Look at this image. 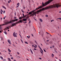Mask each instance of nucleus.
Listing matches in <instances>:
<instances>
[{
  "label": "nucleus",
  "instance_id": "603ef678",
  "mask_svg": "<svg viewBox=\"0 0 61 61\" xmlns=\"http://www.w3.org/2000/svg\"><path fill=\"white\" fill-rule=\"evenodd\" d=\"M10 56H12V55H10Z\"/></svg>",
  "mask_w": 61,
  "mask_h": 61
},
{
  "label": "nucleus",
  "instance_id": "e2e57ef3",
  "mask_svg": "<svg viewBox=\"0 0 61 61\" xmlns=\"http://www.w3.org/2000/svg\"><path fill=\"white\" fill-rule=\"evenodd\" d=\"M50 48H52V47H50Z\"/></svg>",
  "mask_w": 61,
  "mask_h": 61
},
{
  "label": "nucleus",
  "instance_id": "a19ab883",
  "mask_svg": "<svg viewBox=\"0 0 61 61\" xmlns=\"http://www.w3.org/2000/svg\"><path fill=\"white\" fill-rule=\"evenodd\" d=\"M24 23H27V22H24Z\"/></svg>",
  "mask_w": 61,
  "mask_h": 61
},
{
  "label": "nucleus",
  "instance_id": "6e6d98bb",
  "mask_svg": "<svg viewBox=\"0 0 61 61\" xmlns=\"http://www.w3.org/2000/svg\"><path fill=\"white\" fill-rule=\"evenodd\" d=\"M47 41H49L48 40H47Z\"/></svg>",
  "mask_w": 61,
  "mask_h": 61
},
{
  "label": "nucleus",
  "instance_id": "9d476101",
  "mask_svg": "<svg viewBox=\"0 0 61 61\" xmlns=\"http://www.w3.org/2000/svg\"><path fill=\"white\" fill-rule=\"evenodd\" d=\"M0 59H1V60H3V58L2 56H0Z\"/></svg>",
  "mask_w": 61,
  "mask_h": 61
},
{
  "label": "nucleus",
  "instance_id": "b1692460",
  "mask_svg": "<svg viewBox=\"0 0 61 61\" xmlns=\"http://www.w3.org/2000/svg\"><path fill=\"white\" fill-rule=\"evenodd\" d=\"M24 42L26 44H28V43L27 42H26V41H25Z\"/></svg>",
  "mask_w": 61,
  "mask_h": 61
},
{
  "label": "nucleus",
  "instance_id": "49530a36",
  "mask_svg": "<svg viewBox=\"0 0 61 61\" xmlns=\"http://www.w3.org/2000/svg\"><path fill=\"white\" fill-rule=\"evenodd\" d=\"M23 8H24V9H25V7H24Z\"/></svg>",
  "mask_w": 61,
  "mask_h": 61
},
{
  "label": "nucleus",
  "instance_id": "2f4dec72",
  "mask_svg": "<svg viewBox=\"0 0 61 61\" xmlns=\"http://www.w3.org/2000/svg\"><path fill=\"white\" fill-rule=\"evenodd\" d=\"M34 50H36V49L35 48L34 49Z\"/></svg>",
  "mask_w": 61,
  "mask_h": 61
},
{
  "label": "nucleus",
  "instance_id": "5fc2aeb1",
  "mask_svg": "<svg viewBox=\"0 0 61 61\" xmlns=\"http://www.w3.org/2000/svg\"><path fill=\"white\" fill-rule=\"evenodd\" d=\"M31 35L32 36H33V34H32Z\"/></svg>",
  "mask_w": 61,
  "mask_h": 61
},
{
  "label": "nucleus",
  "instance_id": "58836bf2",
  "mask_svg": "<svg viewBox=\"0 0 61 61\" xmlns=\"http://www.w3.org/2000/svg\"><path fill=\"white\" fill-rule=\"evenodd\" d=\"M35 46H36V47H37V46L35 44Z\"/></svg>",
  "mask_w": 61,
  "mask_h": 61
},
{
  "label": "nucleus",
  "instance_id": "2eb2a0df",
  "mask_svg": "<svg viewBox=\"0 0 61 61\" xmlns=\"http://www.w3.org/2000/svg\"><path fill=\"white\" fill-rule=\"evenodd\" d=\"M30 50L31 53L32 54H33V51H32V50H31V49H30Z\"/></svg>",
  "mask_w": 61,
  "mask_h": 61
},
{
  "label": "nucleus",
  "instance_id": "13d9d810",
  "mask_svg": "<svg viewBox=\"0 0 61 61\" xmlns=\"http://www.w3.org/2000/svg\"><path fill=\"white\" fill-rule=\"evenodd\" d=\"M52 20H51V22H52Z\"/></svg>",
  "mask_w": 61,
  "mask_h": 61
},
{
  "label": "nucleus",
  "instance_id": "09e8293b",
  "mask_svg": "<svg viewBox=\"0 0 61 61\" xmlns=\"http://www.w3.org/2000/svg\"><path fill=\"white\" fill-rule=\"evenodd\" d=\"M61 11H60V12H59V13H61Z\"/></svg>",
  "mask_w": 61,
  "mask_h": 61
},
{
  "label": "nucleus",
  "instance_id": "ea45409f",
  "mask_svg": "<svg viewBox=\"0 0 61 61\" xmlns=\"http://www.w3.org/2000/svg\"><path fill=\"white\" fill-rule=\"evenodd\" d=\"M14 14H15V15H16V13L15 12Z\"/></svg>",
  "mask_w": 61,
  "mask_h": 61
},
{
  "label": "nucleus",
  "instance_id": "c03bdc74",
  "mask_svg": "<svg viewBox=\"0 0 61 61\" xmlns=\"http://www.w3.org/2000/svg\"><path fill=\"white\" fill-rule=\"evenodd\" d=\"M8 3H10V1H9L8 2Z\"/></svg>",
  "mask_w": 61,
  "mask_h": 61
},
{
  "label": "nucleus",
  "instance_id": "dca6fc26",
  "mask_svg": "<svg viewBox=\"0 0 61 61\" xmlns=\"http://www.w3.org/2000/svg\"><path fill=\"white\" fill-rule=\"evenodd\" d=\"M51 56L52 57H54V54H52V55H51Z\"/></svg>",
  "mask_w": 61,
  "mask_h": 61
},
{
  "label": "nucleus",
  "instance_id": "cd10ccee",
  "mask_svg": "<svg viewBox=\"0 0 61 61\" xmlns=\"http://www.w3.org/2000/svg\"><path fill=\"white\" fill-rule=\"evenodd\" d=\"M17 54H18V55L19 54V53L18 52H17Z\"/></svg>",
  "mask_w": 61,
  "mask_h": 61
},
{
  "label": "nucleus",
  "instance_id": "423d86ee",
  "mask_svg": "<svg viewBox=\"0 0 61 61\" xmlns=\"http://www.w3.org/2000/svg\"><path fill=\"white\" fill-rule=\"evenodd\" d=\"M17 35V33H15V32H14L13 34V35L14 37H17V36L16 35Z\"/></svg>",
  "mask_w": 61,
  "mask_h": 61
},
{
  "label": "nucleus",
  "instance_id": "a18cd8bd",
  "mask_svg": "<svg viewBox=\"0 0 61 61\" xmlns=\"http://www.w3.org/2000/svg\"><path fill=\"white\" fill-rule=\"evenodd\" d=\"M4 19H5V17H4L3 18Z\"/></svg>",
  "mask_w": 61,
  "mask_h": 61
},
{
  "label": "nucleus",
  "instance_id": "8fccbe9b",
  "mask_svg": "<svg viewBox=\"0 0 61 61\" xmlns=\"http://www.w3.org/2000/svg\"><path fill=\"white\" fill-rule=\"evenodd\" d=\"M39 59H41V58H39Z\"/></svg>",
  "mask_w": 61,
  "mask_h": 61
},
{
  "label": "nucleus",
  "instance_id": "c756f323",
  "mask_svg": "<svg viewBox=\"0 0 61 61\" xmlns=\"http://www.w3.org/2000/svg\"><path fill=\"white\" fill-rule=\"evenodd\" d=\"M0 20L1 21H2V18H0Z\"/></svg>",
  "mask_w": 61,
  "mask_h": 61
},
{
  "label": "nucleus",
  "instance_id": "e433bc0d",
  "mask_svg": "<svg viewBox=\"0 0 61 61\" xmlns=\"http://www.w3.org/2000/svg\"><path fill=\"white\" fill-rule=\"evenodd\" d=\"M43 50H44V51H45V52H46V51L45 50H44V49Z\"/></svg>",
  "mask_w": 61,
  "mask_h": 61
},
{
  "label": "nucleus",
  "instance_id": "bb28decb",
  "mask_svg": "<svg viewBox=\"0 0 61 61\" xmlns=\"http://www.w3.org/2000/svg\"><path fill=\"white\" fill-rule=\"evenodd\" d=\"M20 40H21V41L23 43V41H22V39H20Z\"/></svg>",
  "mask_w": 61,
  "mask_h": 61
},
{
  "label": "nucleus",
  "instance_id": "4c0bfd02",
  "mask_svg": "<svg viewBox=\"0 0 61 61\" xmlns=\"http://www.w3.org/2000/svg\"><path fill=\"white\" fill-rule=\"evenodd\" d=\"M34 47L35 48H36V47H36L35 46H34Z\"/></svg>",
  "mask_w": 61,
  "mask_h": 61
},
{
  "label": "nucleus",
  "instance_id": "4be33fe9",
  "mask_svg": "<svg viewBox=\"0 0 61 61\" xmlns=\"http://www.w3.org/2000/svg\"><path fill=\"white\" fill-rule=\"evenodd\" d=\"M21 11H22V13H24V10H23L22 9L21 10Z\"/></svg>",
  "mask_w": 61,
  "mask_h": 61
},
{
  "label": "nucleus",
  "instance_id": "393cba45",
  "mask_svg": "<svg viewBox=\"0 0 61 61\" xmlns=\"http://www.w3.org/2000/svg\"><path fill=\"white\" fill-rule=\"evenodd\" d=\"M57 19H60V20H61V18H58Z\"/></svg>",
  "mask_w": 61,
  "mask_h": 61
},
{
  "label": "nucleus",
  "instance_id": "0e129e2a",
  "mask_svg": "<svg viewBox=\"0 0 61 61\" xmlns=\"http://www.w3.org/2000/svg\"><path fill=\"white\" fill-rule=\"evenodd\" d=\"M52 21H54V20H52Z\"/></svg>",
  "mask_w": 61,
  "mask_h": 61
},
{
  "label": "nucleus",
  "instance_id": "680f3d73",
  "mask_svg": "<svg viewBox=\"0 0 61 61\" xmlns=\"http://www.w3.org/2000/svg\"><path fill=\"white\" fill-rule=\"evenodd\" d=\"M5 52H6V51H5Z\"/></svg>",
  "mask_w": 61,
  "mask_h": 61
},
{
  "label": "nucleus",
  "instance_id": "72a5a7b5",
  "mask_svg": "<svg viewBox=\"0 0 61 61\" xmlns=\"http://www.w3.org/2000/svg\"><path fill=\"white\" fill-rule=\"evenodd\" d=\"M14 19H16V17H14Z\"/></svg>",
  "mask_w": 61,
  "mask_h": 61
},
{
  "label": "nucleus",
  "instance_id": "7c9ffc66",
  "mask_svg": "<svg viewBox=\"0 0 61 61\" xmlns=\"http://www.w3.org/2000/svg\"><path fill=\"white\" fill-rule=\"evenodd\" d=\"M30 23H31V21H29V23L30 24Z\"/></svg>",
  "mask_w": 61,
  "mask_h": 61
},
{
  "label": "nucleus",
  "instance_id": "412c9836",
  "mask_svg": "<svg viewBox=\"0 0 61 61\" xmlns=\"http://www.w3.org/2000/svg\"><path fill=\"white\" fill-rule=\"evenodd\" d=\"M8 51L9 52H10L11 51H10V49H8Z\"/></svg>",
  "mask_w": 61,
  "mask_h": 61
},
{
  "label": "nucleus",
  "instance_id": "f03ea898",
  "mask_svg": "<svg viewBox=\"0 0 61 61\" xmlns=\"http://www.w3.org/2000/svg\"><path fill=\"white\" fill-rule=\"evenodd\" d=\"M22 15H23V16L19 17V19H22V18H25V17H26V18H28V17H29V14H27V15H24V14H23Z\"/></svg>",
  "mask_w": 61,
  "mask_h": 61
},
{
  "label": "nucleus",
  "instance_id": "864d4df0",
  "mask_svg": "<svg viewBox=\"0 0 61 61\" xmlns=\"http://www.w3.org/2000/svg\"><path fill=\"white\" fill-rule=\"evenodd\" d=\"M46 33H47V34H49V33H48L47 32H46Z\"/></svg>",
  "mask_w": 61,
  "mask_h": 61
},
{
  "label": "nucleus",
  "instance_id": "c85d7f7f",
  "mask_svg": "<svg viewBox=\"0 0 61 61\" xmlns=\"http://www.w3.org/2000/svg\"><path fill=\"white\" fill-rule=\"evenodd\" d=\"M46 17H48V15H46Z\"/></svg>",
  "mask_w": 61,
  "mask_h": 61
},
{
  "label": "nucleus",
  "instance_id": "ddd939ff",
  "mask_svg": "<svg viewBox=\"0 0 61 61\" xmlns=\"http://www.w3.org/2000/svg\"><path fill=\"white\" fill-rule=\"evenodd\" d=\"M7 29H9V28L8 27H6L5 28V30H7Z\"/></svg>",
  "mask_w": 61,
  "mask_h": 61
},
{
  "label": "nucleus",
  "instance_id": "3c124183",
  "mask_svg": "<svg viewBox=\"0 0 61 61\" xmlns=\"http://www.w3.org/2000/svg\"><path fill=\"white\" fill-rule=\"evenodd\" d=\"M0 33H2V31H0Z\"/></svg>",
  "mask_w": 61,
  "mask_h": 61
},
{
  "label": "nucleus",
  "instance_id": "774afa93",
  "mask_svg": "<svg viewBox=\"0 0 61 61\" xmlns=\"http://www.w3.org/2000/svg\"><path fill=\"white\" fill-rule=\"evenodd\" d=\"M8 31H9V30H8Z\"/></svg>",
  "mask_w": 61,
  "mask_h": 61
},
{
  "label": "nucleus",
  "instance_id": "7ed1b4c3",
  "mask_svg": "<svg viewBox=\"0 0 61 61\" xmlns=\"http://www.w3.org/2000/svg\"><path fill=\"white\" fill-rule=\"evenodd\" d=\"M17 23L16 22V23H13L11 25H10V27H13L14 26H15V25L16 24H18V23H22V20H19V21L18 22H17Z\"/></svg>",
  "mask_w": 61,
  "mask_h": 61
},
{
  "label": "nucleus",
  "instance_id": "f257e3e1",
  "mask_svg": "<svg viewBox=\"0 0 61 61\" xmlns=\"http://www.w3.org/2000/svg\"><path fill=\"white\" fill-rule=\"evenodd\" d=\"M53 0H49L48 1L46 2L44 4V3L42 2V6H40L37 8H36V9L35 10H34L33 11H32L31 12H29V15H30V14H31V16H33V15H35V16H36V14H38V12H41V11H43V10H47V9H49V8H53V7H54V5H53L50 6L48 7H45V8H43L41 9H40L39 10H38L37 11L35 12V11H36V10H38V9H39L40 8H43V7L45 6L46 5H47L48 4H49L50 3H51V2L53 1Z\"/></svg>",
  "mask_w": 61,
  "mask_h": 61
},
{
  "label": "nucleus",
  "instance_id": "f8f14e48",
  "mask_svg": "<svg viewBox=\"0 0 61 61\" xmlns=\"http://www.w3.org/2000/svg\"><path fill=\"white\" fill-rule=\"evenodd\" d=\"M23 20L24 21H26V19H23Z\"/></svg>",
  "mask_w": 61,
  "mask_h": 61
},
{
  "label": "nucleus",
  "instance_id": "aec40b11",
  "mask_svg": "<svg viewBox=\"0 0 61 61\" xmlns=\"http://www.w3.org/2000/svg\"><path fill=\"white\" fill-rule=\"evenodd\" d=\"M2 7L3 8H4V9H6V8H5V6H3Z\"/></svg>",
  "mask_w": 61,
  "mask_h": 61
},
{
  "label": "nucleus",
  "instance_id": "69168bd1",
  "mask_svg": "<svg viewBox=\"0 0 61 61\" xmlns=\"http://www.w3.org/2000/svg\"><path fill=\"white\" fill-rule=\"evenodd\" d=\"M53 47H54V46H53Z\"/></svg>",
  "mask_w": 61,
  "mask_h": 61
},
{
  "label": "nucleus",
  "instance_id": "4468645a",
  "mask_svg": "<svg viewBox=\"0 0 61 61\" xmlns=\"http://www.w3.org/2000/svg\"><path fill=\"white\" fill-rule=\"evenodd\" d=\"M8 59L9 60V61H11V59L9 58H8Z\"/></svg>",
  "mask_w": 61,
  "mask_h": 61
},
{
  "label": "nucleus",
  "instance_id": "a211bd4d",
  "mask_svg": "<svg viewBox=\"0 0 61 61\" xmlns=\"http://www.w3.org/2000/svg\"><path fill=\"white\" fill-rule=\"evenodd\" d=\"M4 33L6 35H7V33L6 32V31H5L4 32Z\"/></svg>",
  "mask_w": 61,
  "mask_h": 61
},
{
  "label": "nucleus",
  "instance_id": "20e7f679",
  "mask_svg": "<svg viewBox=\"0 0 61 61\" xmlns=\"http://www.w3.org/2000/svg\"><path fill=\"white\" fill-rule=\"evenodd\" d=\"M12 23V21H7L5 23V24H2V25H7V24H9V23Z\"/></svg>",
  "mask_w": 61,
  "mask_h": 61
},
{
  "label": "nucleus",
  "instance_id": "6e6552de",
  "mask_svg": "<svg viewBox=\"0 0 61 61\" xmlns=\"http://www.w3.org/2000/svg\"><path fill=\"white\" fill-rule=\"evenodd\" d=\"M18 20V19H16L15 20H11L12 22H15V21H17Z\"/></svg>",
  "mask_w": 61,
  "mask_h": 61
},
{
  "label": "nucleus",
  "instance_id": "1a4fd4ad",
  "mask_svg": "<svg viewBox=\"0 0 61 61\" xmlns=\"http://www.w3.org/2000/svg\"><path fill=\"white\" fill-rule=\"evenodd\" d=\"M17 6H16V7H18L19 5V3H17Z\"/></svg>",
  "mask_w": 61,
  "mask_h": 61
},
{
  "label": "nucleus",
  "instance_id": "37998d69",
  "mask_svg": "<svg viewBox=\"0 0 61 61\" xmlns=\"http://www.w3.org/2000/svg\"><path fill=\"white\" fill-rule=\"evenodd\" d=\"M13 61H16V60H13Z\"/></svg>",
  "mask_w": 61,
  "mask_h": 61
},
{
  "label": "nucleus",
  "instance_id": "0eeeda50",
  "mask_svg": "<svg viewBox=\"0 0 61 61\" xmlns=\"http://www.w3.org/2000/svg\"><path fill=\"white\" fill-rule=\"evenodd\" d=\"M7 42L10 45H11V41L10 40H8Z\"/></svg>",
  "mask_w": 61,
  "mask_h": 61
},
{
  "label": "nucleus",
  "instance_id": "473e14b6",
  "mask_svg": "<svg viewBox=\"0 0 61 61\" xmlns=\"http://www.w3.org/2000/svg\"><path fill=\"white\" fill-rule=\"evenodd\" d=\"M5 13V11H4L3 12V13H4V14Z\"/></svg>",
  "mask_w": 61,
  "mask_h": 61
},
{
  "label": "nucleus",
  "instance_id": "4d7b16f0",
  "mask_svg": "<svg viewBox=\"0 0 61 61\" xmlns=\"http://www.w3.org/2000/svg\"><path fill=\"white\" fill-rule=\"evenodd\" d=\"M56 58V59H57V58H56V57H55Z\"/></svg>",
  "mask_w": 61,
  "mask_h": 61
},
{
  "label": "nucleus",
  "instance_id": "79ce46f5",
  "mask_svg": "<svg viewBox=\"0 0 61 61\" xmlns=\"http://www.w3.org/2000/svg\"><path fill=\"white\" fill-rule=\"evenodd\" d=\"M32 47H33V46H34L33 45H32Z\"/></svg>",
  "mask_w": 61,
  "mask_h": 61
},
{
  "label": "nucleus",
  "instance_id": "bf43d9fd",
  "mask_svg": "<svg viewBox=\"0 0 61 61\" xmlns=\"http://www.w3.org/2000/svg\"><path fill=\"white\" fill-rule=\"evenodd\" d=\"M28 11H29V10H28Z\"/></svg>",
  "mask_w": 61,
  "mask_h": 61
},
{
  "label": "nucleus",
  "instance_id": "de8ad7c7",
  "mask_svg": "<svg viewBox=\"0 0 61 61\" xmlns=\"http://www.w3.org/2000/svg\"><path fill=\"white\" fill-rule=\"evenodd\" d=\"M26 60H27L28 61L29 60L28 59H26Z\"/></svg>",
  "mask_w": 61,
  "mask_h": 61
},
{
  "label": "nucleus",
  "instance_id": "c9c22d12",
  "mask_svg": "<svg viewBox=\"0 0 61 61\" xmlns=\"http://www.w3.org/2000/svg\"><path fill=\"white\" fill-rule=\"evenodd\" d=\"M20 36L21 38H22V37L21 36V35H20Z\"/></svg>",
  "mask_w": 61,
  "mask_h": 61
},
{
  "label": "nucleus",
  "instance_id": "f3484780",
  "mask_svg": "<svg viewBox=\"0 0 61 61\" xmlns=\"http://www.w3.org/2000/svg\"><path fill=\"white\" fill-rule=\"evenodd\" d=\"M40 21L41 22H42V21H43L42 20V19H40Z\"/></svg>",
  "mask_w": 61,
  "mask_h": 61
},
{
  "label": "nucleus",
  "instance_id": "5701e85b",
  "mask_svg": "<svg viewBox=\"0 0 61 61\" xmlns=\"http://www.w3.org/2000/svg\"><path fill=\"white\" fill-rule=\"evenodd\" d=\"M35 42L36 43V45H37V42H36V41H35Z\"/></svg>",
  "mask_w": 61,
  "mask_h": 61
},
{
  "label": "nucleus",
  "instance_id": "a878e982",
  "mask_svg": "<svg viewBox=\"0 0 61 61\" xmlns=\"http://www.w3.org/2000/svg\"><path fill=\"white\" fill-rule=\"evenodd\" d=\"M3 61H6V60L5 59H4L3 60Z\"/></svg>",
  "mask_w": 61,
  "mask_h": 61
},
{
  "label": "nucleus",
  "instance_id": "052dcab7",
  "mask_svg": "<svg viewBox=\"0 0 61 61\" xmlns=\"http://www.w3.org/2000/svg\"><path fill=\"white\" fill-rule=\"evenodd\" d=\"M10 2H11V0H10Z\"/></svg>",
  "mask_w": 61,
  "mask_h": 61
},
{
  "label": "nucleus",
  "instance_id": "6ab92c4d",
  "mask_svg": "<svg viewBox=\"0 0 61 61\" xmlns=\"http://www.w3.org/2000/svg\"><path fill=\"white\" fill-rule=\"evenodd\" d=\"M30 36H27V37L28 38H30Z\"/></svg>",
  "mask_w": 61,
  "mask_h": 61
},
{
  "label": "nucleus",
  "instance_id": "39448f33",
  "mask_svg": "<svg viewBox=\"0 0 61 61\" xmlns=\"http://www.w3.org/2000/svg\"><path fill=\"white\" fill-rule=\"evenodd\" d=\"M38 47H39V48L40 49V50H40V52H41V54H42V56H43V50H42V49H41V48L40 47V46H38Z\"/></svg>",
  "mask_w": 61,
  "mask_h": 61
},
{
  "label": "nucleus",
  "instance_id": "9b49d317",
  "mask_svg": "<svg viewBox=\"0 0 61 61\" xmlns=\"http://www.w3.org/2000/svg\"><path fill=\"white\" fill-rule=\"evenodd\" d=\"M2 12H3V10H1L0 13H1V14H2Z\"/></svg>",
  "mask_w": 61,
  "mask_h": 61
},
{
  "label": "nucleus",
  "instance_id": "338daca9",
  "mask_svg": "<svg viewBox=\"0 0 61 61\" xmlns=\"http://www.w3.org/2000/svg\"><path fill=\"white\" fill-rule=\"evenodd\" d=\"M59 61H61V60H59Z\"/></svg>",
  "mask_w": 61,
  "mask_h": 61
},
{
  "label": "nucleus",
  "instance_id": "f704fd0d",
  "mask_svg": "<svg viewBox=\"0 0 61 61\" xmlns=\"http://www.w3.org/2000/svg\"><path fill=\"white\" fill-rule=\"evenodd\" d=\"M11 59H13V57H12L11 58Z\"/></svg>",
  "mask_w": 61,
  "mask_h": 61
}]
</instances>
